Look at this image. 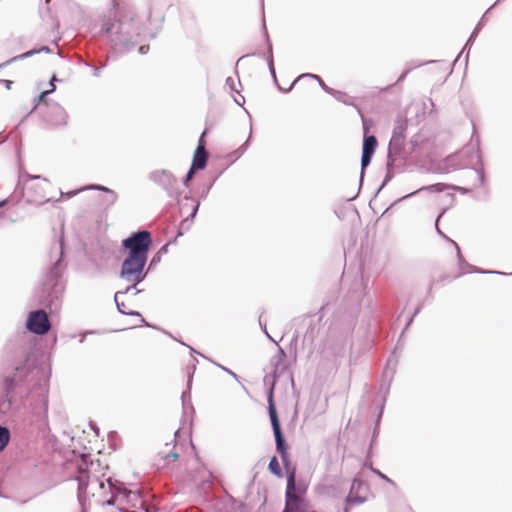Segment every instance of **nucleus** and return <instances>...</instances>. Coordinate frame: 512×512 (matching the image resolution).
<instances>
[{
    "label": "nucleus",
    "mask_w": 512,
    "mask_h": 512,
    "mask_svg": "<svg viewBox=\"0 0 512 512\" xmlns=\"http://www.w3.org/2000/svg\"><path fill=\"white\" fill-rule=\"evenodd\" d=\"M99 37L115 53L129 52L144 39L142 21L135 14H122L116 8L102 18Z\"/></svg>",
    "instance_id": "1"
},
{
    "label": "nucleus",
    "mask_w": 512,
    "mask_h": 512,
    "mask_svg": "<svg viewBox=\"0 0 512 512\" xmlns=\"http://www.w3.org/2000/svg\"><path fill=\"white\" fill-rule=\"evenodd\" d=\"M153 245L152 234L146 229L132 232L121 242L122 248L127 251L119 271V278L126 282L142 283L148 274L145 270L149 252Z\"/></svg>",
    "instance_id": "2"
},
{
    "label": "nucleus",
    "mask_w": 512,
    "mask_h": 512,
    "mask_svg": "<svg viewBox=\"0 0 512 512\" xmlns=\"http://www.w3.org/2000/svg\"><path fill=\"white\" fill-rule=\"evenodd\" d=\"M67 264L64 260V240H59V251L57 259L46 271L41 286L35 293L39 305L49 309L51 313L58 311L61 307L64 283L62 276Z\"/></svg>",
    "instance_id": "3"
},
{
    "label": "nucleus",
    "mask_w": 512,
    "mask_h": 512,
    "mask_svg": "<svg viewBox=\"0 0 512 512\" xmlns=\"http://www.w3.org/2000/svg\"><path fill=\"white\" fill-rule=\"evenodd\" d=\"M44 371L38 367V359L34 353H26L21 365L15 367L11 375L5 376L2 381V392L0 396V420L12 409L19 398L22 386L28 381V377L43 375Z\"/></svg>",
    "instance_id": "4"
},
{
    "label": "nucleus",
    "mask_w": 512,
    "mask_h": 512,
    "mask_svg": "<svg viewBox=\"0 0 512 512\" xmlns=\"http://www.w3.org/2000/svg\"><path fill=\"white\" fill-rule=\"evenodd\" d=\"M49 388L46 381L38 380L27 393L24 406L28 409L34 424L43 432L50 431L48 420Z\"/></svg>",
    "instance_id": "5"
},
{
    "label": "nucleus",
    "mask_w": 512,
    "mask_h": 512,
    "mask_svg": "<svg viewBox=\"0 0 512 512\" xmlns=\"http://www.w3.org/2000/svg\"><path fill=\"white\" fill-rule=\"evenodd\" d=\"M270 398H272V397L270 396ZM267 410H268V415L270 418V423H271V427H272V431H273V435H274V439H275L276 451L280 455L283 467L284 468L290 467V466H292V462H291L290 454H289V445L286 441L285 435L281 428L275 401H272V399H270Z\"/></svg>",
    "instance_id": "6"
},
{
    "label": "nucleus",
    "mask_w": 512,
    "mask_h": 512,
    "mask_svg": "<svg viewBox=\"0 0 512 512\" xmlns=\"http://www.w3.org/2000/svg\"><path fill=\"white\" fill-rule=\"evenodd\" d=\"M458 155L466 158V164L476 165V167L473 168V172L476 174L478 184L475 186H483L485 183L484 164L480 151L479 135L477 134L474 125L470 143L464 146Z\"/></svg>",
    "instance_id": "7"
},
{
    "label": "nucleus",
    "mask_w": 512,
    "mask_h": 512,
    "mask_svg": "<svg viewBox=\"0 0 512 512\" xmlns=\"http://www.w3.org/2000/svg\"><path fill=\"white\" fill-rule=\"evenodd\" d=\"M278 346V352L272 357L271 365L273 367L271 374L265 375L263 381L265 385H269V389L267 390V403L270 402V396L272 397V401H274V390L277 383V380L288 370L289 364L286 361L287 355L284 349Z\"/></svg>",
    "instance_id": "8"
},
{
    "label": "nucleus",
    "mask_w": 512,
    "mask_h": 512,
    "mask_svg": "<svg viewBox=\"0 0 512 512\" xmlns=\"http://www.w3.org/2000/svg\"><path fill=\"white\" fill-rule=\"evenodd\" d=\"M408 122L406 119H397L388 144L387 156L400 158L404 155L406 131Z\"/></svg>",
    "instance_id": "9"
},
{
    "label": "nucleus",
    "mask_w": 512,
    "mask_h": 512,
    "mask_svg": "<svg viewBox=\"0 0 512 512\" xmlns=\"http://www.w3.org/2000/svg\"><path fill=\"white\" fill-rule=\"evenodd\" d=\"M149 179L160 186L169 197L176 199L179 197L178 180L171 171L166 169L152 171L149 174Z\"/></svg>",
    "instance_id": "10"
},
{
    "label": "nucleus",
    "mask_w": 512,
    "mask_h": 512,
    "mask_svg": "<svg viewBox=\"0 0 512 512\" xmlns=\"http://www.w3.org/2000/svg\"><path fill=\"white\" fill-rule=\"evenodd\" d=\"M25 325L29 332L36 335H44L51 328L50 320L44 309L30 311Z\"/></svg>",
    "instance_id": "11"
},
{
    "label": "nucleus",
    "mask_w": 512,
    "mask_h": 512,
    "mask_svg": "<svg viewBox=\"0 0 512 512\" xmlns=\"http://www.w3.org/2000/svg\"><path fill=\"white\" fill-rule=\"evenodd\" d=\"M74 479L78 483L77 498L81 506L84 505L86 490L91 483L89 468L86 458L81 459V463L76 466V475Z\"/></svg>",
    "instance_id": "12"
},
{
    "label": "nucleus",
    "mask_w": 512,
    "mask_h": 512,
    "mask_svg": "<svg viewBox=\"0 0 512 512\" xmlns=\"http://www.w3.org/2000/svg\"><path fill=\"white\" fill-rule=\"evenodd\" d=\"M84 190H96L103 192L102 195H99L97 200L98 206L101 210L110 209L118 199V194L114 190L101 184H90L86 186Z\"/></svg>",
    "instance_id": "13"
},
{
    "label": "nucleus",
    "mask_w": 512,
    "mask_h": 512,
    "mask_svg": "<svg viewBox=\"0 0 512 512\" xmlns=\"http://www.w3.org/2000/svg\"><path fill=\"white\" fill-rule=\"evenodd\" d=\"M286 472V491L285 493H289L290 495H299V497H303L307 492L308 486L307 484L300 480L296 479V468L294 466H290L284 468Z\"/></svg>",
    "instance_id": "14"
},
{
    "label": "nucleus",
    "mask_w": 512,
    "mask_h": 512,
    "mask_svg": "<svg viewBox=\"0 0 512 512\" xmlns=\"http://www.w3.org/2000/svg\"><path fill=\"white\" fill-rule=\"evenodd\" d=\"M44 120L54 126H65L68 115L65 109L58 103L47 104V109L43 115Z\"/></svg>",
    "instance_id": "15"
},
{
    "label": "nucleus",
    "mask_w": 512,
    "mask_h": 512,
    "mask_svg": "<svg viewBox=\"0 0 512 512\" xmlns=\"http://www.w3.org/2000/svg\"><path fill=\"white\" fill-rule=\"evenodd\" d=\"M447 189H452V190H455V191H460L462 194H466L469 191L466 188H463V187H460V186H456V185H448V184H444V183H435V184H431V185H427V186H422V187L418 188L417 190H415V191H413L411 193H408L407 195L403 196L398 201H401V200H404V199H408V198L416 195L420 191H428V192H431V193H441V192H443V191H445Z\"/></svg>",
    "instance_id": "16"
},
{
    "label": "nucleus",
    "mask_w": 512,
    "mask_h": 512,
    "mask_svg": "<svg viewBox=\"0 0 512 512\" xmlns=\"http://www.w3.org/2000/svg\"><path fill=\"white\" fill-rule=\"evenodd\" d=\"M309 504L304 497L285 493V506L282 512H309Z\"/></svg>",
    "instance_id": "17"
},
{
    "label": "nucleus",
    "mask_w": 512,
    "mask_h": 512,
    "mask_svg": "<svg viewBox=\"0 0 512 512\" xmlns=\"http://www.w3.org/2000/svg\"><path fill=\"white\" fill-rule=\"evenodd\" d=\"M211 508L214 512H238L240 506L228 494L223 497H216L211 502Z\"/></svg>",
    "instance_id": "18"
},
{
    "label": "nucleus",
    "mask_w": 512,
    "mask_h": 512,
    "mask_svg": "<svg viewBox=\"0 0 512 512\" xmlns=\"http://www.w3.org/2000/svg\"><path fill=\"white\" fill-rule=\"evenodd\" d=\"M106 482L109 488V492L111 493V497L104 502V505L114 506L116 497L120 495L125 498L129 497L130 491L117 480H114L112 477H108Z\"/></svg>",
    "instance_id": "19"
},
{
    "label": "nucleus",
    "mask_w": 512,
    "mask_h": 512,
    "mask_svg": "<svg viewBox=\"0 0 512 512\" xmlns=\"http://www.w3.org/2000/svg\"><path fill=\"white\" fill-rule=\"evenodd\" d=\"M454 247L456 249V252H457V259H458V266L459 268L463 271V272H468V273H479V274H499V275H506V273L504 272H500V271H496V270H484V269H481V268H477L471 264H469L468 262H466V260L464 259L462 253H461V250H460V247L457 243H454Z\"/></svg>",
    "instance_id": "20"
},
{
    "label": "nucleus",
    "mask_w": 512,
    "mask_h": 512,
    "mask_svg": "<svg viewBox=\"0 0 512 512\" xmlns=\"http://www.w3.org/2000/svg\"><path fill=\"white\" fill-rule=\"evenodd\" d=\"M397 362H398V360L395 357V351H393L392 354L390 355V357L387 360L386 367H385V369L383 371V375H382V378H383L382 379V386L384 384L386 385V388H385V393L386 394L389 392L393 376H394V374L396 372Z\"/></svg>",
    "instance_id": "21"
},
{
    "label": "nucleus",
    "mask_w": 512,
    "mask_h": 512,
    "mask_svg": "<svg viewBox=\"0 0 512 512\" xmlns=\"http://www.w3.org/2000/svg\"><path fill=\"white\" fill-rule=\"evenodd\" d=\"M500 0H497L491 7H489L486 12L483 14V16L481 17V19L478 21V23L476 24V26L474 27L472 33L470 34L466 44L464 45L462 51L460 52V54L458 55V57L456 58V60L454 61V63L461 57V55L465 52L466 49H470V47L473 45V42L475 41L478 33L480 32V30L485 26L486 24V15L489 13V11L495 7V5L499 2Z\"/></svg>",
    "instance_id": "22"
},
{
    "label": "nucleus",
    "mask_w": 512,
    "mask_h": 512,
    "mask_svg": "<svg viewBox=\"0 0 512 512\" xmlns=\"http://www.w3.org/2000/svg\"><path fill=\"white\" fill-rule=\"evenodd\" d=\"M208 162V152L206 148H203L201 145L197 147L194 151L193 160L191 163V168L197 170H203L206 168Z\"/></svg>",
    "instance_id": "23"
},
{
    "label": "nucleus",
    "mask_w": 512,
    "mask_h": 512,
    "mask_svg": "<svg viewBox=\"0 0 512 512\" xmlns=\"http://www.w3.org/2000/svg\"><path fill=\"white\" fill-rule=\"evenodd\" d=\"M196 369V365L193 364L192 366H189L187 368L188 370V380H187V389L182 392L181 400H182V406L183 409L186 410L187 405L189 404L191 411L194 413V408L191 405V384H192V375Z\"/></svg>",
    "instance_id": "24"
},
{
    "label": "nucleus",
    "mask_w": 512,
    "mask_h": 512,
    "mask_svg": "<svg viewBox=\"0 0 512 512\" xmlns=\"http://www.w3.org/2000/svg\"><path fill=\"white\" fill-rule=\"evenodd\" d=\"M51 50L48 46H42L41 48L39 49H32V50H29L27 52H24L20 55H17V56H14L12 58H10L9 60L3 62L2 64H0V69L8 66L9 64L13 63V62H16L18 60H24L26 58H29L33 55H36V54H39L41 52H46V53H49Z\"/></svg>",
    "instance_id": "25"
},
{
    "label": "nucleus",
    "mask_w": 512,
    "mask_h": 512,
    "mask_svg": "<svg viewBox=\"0 0 512 512\" xmlns=\"http://www.w3.org/2000/svg\"><path fill=\"white\" fill-rule=\"evenodd\" d=\"M199 207H200V202L196 201L191 210V213L181 222V226L177 232L176 237L182 236L183 230L184 229L188 230L190 228V224L193 222L194 218L196 217Z\"/></svg>",
    "instance_id": "26"
},
{
    "label": "nucleus",
    "mask_w": 512,
    "mask_h": 512,
    "mask_svg": "<svg viewBox=\"0 0 512 512\" xmlns=\"http://www.w3.org/2000/svg\"><path fill=\"white\" fill-rule=\"evenodd\" d=\"M378 146L375 135H363L362 152L373 154Z\"/></svg>",
    "instance_id": "27"
},
{
    "label": "nucleus",
    "mask_w": 512,
    "mask_h": 512,
    "mask_svg": "<svg viewBox=\"0 0 512 512\" xmlns=\"http://www.w3.org/2000/svg\"><path fill=\"white\" fill-rule=\"evenodd\" d=\"M359 311H360V306L357 305L354 308H352L351 310H349L347 313L344 314V319L346 322L345 329L347 331H350L354 328V326L357 322V319H358Z\"/></svg>",
    "instance_id": "28"
},
{
    "label": "nucleus",
    "mask_w": 512,
    "mask_h": 512,
    "mask_svg": "<svg viewBox=\"0 0 512 512\" xmlns=\"http://www.w3.org/2000/svg\"><path fill=\"white\" fill-rule=\"evenodd\" d=\"M397 159L398 158H396V157L387 156V163H386V170L387 171H386L384 180H383L382 184L379 187V190H381L384 186H386L392 180V178L394 177L393 169H394L395 161Z\"/></svg>",
    "instance_id": "29"
},
{
    "label": "nucleus",
    "mask_w": 512,
    "mask_h": 512,
    "mask_svg": "<svg viewBox=\"0 0 512 512\" xmlns=\"http://www.w3.org/2000/svg\"><path fill=\"white\" fill-rule=\"evenodd\" d=\"M11 440V432L7 426L0 424V453L8 446Z\"/></svg>",
    "instance_id": "30"
},
{
    "label": "nucleus",
    "mask_w": 512,
    "mask_h": 512,
    "mask_svg": "<svg viewBox=\"0 0 512 512\" xmlns=\"http://www.w3.org/2000/svg\"><path fill=\"white\" fill-rule=\"evenodd\" d=\"M263 28H264V34H265L266 43H267L266 62H267L268 69L270 70V69L275 68L274 67V59H273V47H272V43L269 39L268 32L265 27V23L263 24Z\"/></svg>",
    "instance_id": "31"
},
{
    "label": "nucleus",
    "mask_w": 512,
    "mask_h": 512,
    "mask_svg": "<svg viewBox=\"0 0 512 512\" xmlns=\"http://www.w3.org/2000/svg\"><path fill=\"white\" fill-rule=\"evenodd\" d=\"M268 471L278 478L283 477V471L276 456L271 457L268 463Z\"/></svg>",
    "instance_id": "32"
},
{
    "label": "nucleus",
    "mask_w": 512,
    "mask_h": 512,
    "mask_svg": "<svg viewBox=\"0 0 512 512\" xmlns=\"http://www.w3.org/2000/svg\"><path fill=\"white\" fill-rule=\"evenodd\" d=\"M331 96L345 105H353V97L349 96L343 91L334 89L331 93Z\"/></svg>",
    "instance_id": "33"
},
{
    "label": "nucleus",
    "mask_w": 512,
    "mask_h": 512,
    "mask_svg": "<svg viewBox=\"0 0 512 512\" xmlns=\"http://www.w3.org/2000/svg\"><path fill=\"white\" fill-rule=\"evenodd\" d=\"M50 94V91H42L38 96L33 99V108L30 113L35 111L41 104H44L47 107V104H51L47 101V96Z\"/></svg>",
    "instance_id": "34"
},
{
    "label": "nucleus",
    "mask_w": 512,
    "mask_h": 512,
    "mask_svg": "<svg viewBox=\"0 0 512 512\" xmlns=\"http://www.w3.org/2000/svg\"><path fill=\"white\" fill-rule=\"evenodd\" d=\"M372 157H373V154L362 152L361 162H360V165H361L360 180H359L360 185L362 184V181L364 178L365 169L370 165V163L372 161Z\"/></svg>",
    "instance_id": "35"
},
{
    "label": "nucleus",
    "mask_w": 512,
    "mask_h": 512,
    "mask_svg": "<svg viewBox=\"0 0 512 512\" xmlns=\"http://www.w3.org/2000/svg\"><path fill=\"white\" fill-rule=\"evenodd\" d=\"M366 501V497L349 492L345 498V504L349 507L356 504H362Z\"/></svg>",
    "instance_id": "36"
},
{
    "label": "nucleus",
    "mask_w": 512,
    "mask_h": 512,
    "mask_svg": "<svg viewBox=\"0 0 512 512\" xmlns=\"http://www.w3.org/2000/svg\"><path fill=\"white\" fill-rule=\"evenodd\" d=\"M380 429L378 427H374L372 432L371 441L367 450V458L370 459L373 457V448L377 444V438L379 436Z\"/></svg>",
    "instance_id": "37"
},
{
    "label": "nucleus",
    "mask_w": 512,
    "mask_h": 512,
    "mask_svg": "<svg viewBox=\"0 0 512 512\" xmlns=\"http://www.w3.org/2000/svg\"><path fill=\"white\" fill-rule=\"evenodd\" d=\"M131 284L129 286H127L124 290L122 291H117L114 295V301L117 302V298H119L120 296L122 295H125V294H128L129 292H132V290H135V295L140 293L141 290L137 289V286L139 284H135L134 285V282H130Z\"/></svg>",
    "instance_id": "38"
},
{
    "label": "nucleus",
    "mask_w": 512,
    "mask_h": 512,
    "mask_svg": "<svg viewBox=\"0 0 512 512\" xmlns=\"http://www.w3.org/2000/svg\"><path fill=\"white\" fill-rule=\"evenodd\" d=\"M422 309V305H418L413 314L410 316V318L407 320L406 324H405V327L404 329L402 330L401 332V335H400V338L398 340V343L400 342L401 338L403 337L404 333L409 329V327L412 325L413 321H414V318L420 313Z\"/></svg>",
    "instance_id": "39"
},
{
    "label": "nucleus",
    "mask_w": 512,
    "mask_h": 512,
    "mask_svg": "<svg viewBox=\"0 0 512 512\" xmlns=\"http://www.w3.org/2000/svg\"><path fill=\"white\" fill-rule=\"evenodd\" d=\"M315 77H320L319 75L317 74H313V73H303L301 74L300 76H298L291 84L290 86L287 88V90H282L284 93H287L289 91L292 90V88L294 87V85L302 78H312V80H315Z\"/></svg>",
    "instance_id": "40"
},
{
    "label": "nucleus",
    "mask_w": 512,
    "mask_h": 512,
    "mask_svg": "<svg viewBox=\"0 0 512 512\" xmlns=\"http://www.w3.org/2000/svg\"><path fill=\"white\" fill-rule=\"evenodd\" d=\"M359 113H361V112L359 111ZM360 115L362 117L363 135H370L369 134L370 129L373 127V124H374L373 120L363 117L362 114H360Z\"/></svg>",
    "instance_id": "41"
},
{
    "label": "nucleus",
    "mask_w": 512,
    "mask_h": 512,
    "mask_svg": "<svg viewBox=\"0 0 512 512\" xmlns=\"http://www.w3.org/2000/svg\"><path fill=\"white\" fill-rule=\"evenodd\" d=\"M364 482L360 479H357V478H354L352 483H351V487H350V492L351 493H357L361 490V488L364 486Z\"/></svg>",
    "instance_id": "42"
},
{
    "label": "nucleus",
    "mask_w": 512,
    "mask_h": 512,
    "mask_svg": "<svg viewBox=\"0 0 512 512\" xmlns=\"http://www.w3.org/2000/svg\"><path fill=\"white\" fill-rule=\"evenodd\" d=\"M195 172L196 170L193 169V168H189L188 172L186 173V175L184 176L183 180H182V183L185 187H189L190 185V182L191 180L193 179L194 175H195Z\"/></svg>",
    "instance_id": "43"
},
{
    "label": "nucleus",
    "mask_w": 512,
    "mask_h": 512,
    "mask_svg": "<svg viewBox=\"0 0 512 512\" xmlns=\"http://www.w3.org/2000/svg\"><path fill=\"white\" fill-rule=\"evenodd\" d=\"M22 195H23V190L21 191L20 195H18V196H15V197L14 196H10L8 198L2 199L0 201V208L6 206L9 201H13L14 203H18L20 201Z\"/></svg>",
    "instance_id": "44"
},
{
    "label": "nucleus",
    "mask_w": 512,
    "mask_h": 512,
    "mask_svg": "<svg viewBox=\"0 0 512 512\" xmlns=\"http://www.w3.org/2000/svg\"><path fill=\"white\" fill-rule=\"evenodd\" d=\"M126 315H128V316H136V317H139V318H140V320H141V322H142L145 326H147V327H151V328H156L155 326H153V325L149 324L148 322H146V320L143 318V316L141 315V313H140V312H138V311L130 310V311H127V312H126Z\"/></svg>",
    "instance_id": "45"
},
{
    "label": "nucleus",
    "mask_w": 512,
    "mask_h": 512,
    "mask_svg": "<svg viewBox=\"0 0 512 512\" xmlns=\"http://www.w3.org/2000/svg\"><path fill=\"white\" fill-rule=\"evenodd\" d=\"M85 65H86V66H88V67H91V68H92V70H93V75H94L95 77H99V76H100V71H101L103 68H105V67H106V64H105V63L101 64L100 66H95V65H93V64H92V63H90V62H85Z\"/></svg>",
    "instance_id": "46"
},
{
    "label": "nucleus",
    "mask_w": 512,
    "mask_h": 512,
    "mask_svg": "<svg viewBox=\"0 0 512 512\" xmlns=\"http://www.w3.org/2000/svg\"><path fill=\"white\" fill-rule=\"evenodd\" d=\"M372 473H374L375 475H377L380 479H382L383 481L387 482V483H390L391 485H394V481L391 480L386 474L382 473L379 469H372Z\"/></svg>",
    "instance_id": "47"
},
{
    "label": "nucleus",
    "mask_w": 512,
    "mask_h": 512,
    "mask_svg": "<svg viewBox=\"0 0 512 512\" xmlns=\"http://www.w3.org/2000/svg\"><path fill=\"white\" fill-rule=\"evenodd\" d=\"M315 80L319 83V86L323 91H325L327 94L331 95L334 88L329 87L321 77H315Z\"/></svg>",
    "instance_id": "48"
},
{
    "label": "nucleus",
    "mask_w": 512,
    "mask_h": 512,
    "mask_svg": "<svg viewBox=\"0 0 512 512\" xmlns=\"http://www.w3.org/2000/svg\"><path fill=\"white\" fill-rule=\"evenodd\" d=\"M446 212V208H443L441 210V212L438 214V216L436 217V220H435V229H436V232L438 233V235H440L441 237L445 234L443 233L440 228H439V221L440 219L442 218V216L445 214Z\"/></svg>",
    "instance_id": "49"
},
{
    "label": "nucleus",
    "mask_w": 512,
    "mask_h": 512,
    "mask_svg": "<svg viewBox=\"0 0 512 512\" xmlns=\"http://www.w3.org/2000/svg\"><path fill=\"white\" fill-rule=\"evenodd\" d=\"M446 212V208H443L441 210V212L438 214V216L436 217V220H435V229H436V232L438 233V235H440L441 237L445 234L443 233L440 228H439V221L440 219L442 218V216L445 214Z\"/></svg>",
    "instance_id": "50"
},
{
    "label": "nucleus",
    "mask_w": 512,
    "mask_h": 512,
    "mask_svg": "<svg viewBox=\"0 0 512 512\" xmlns=\"http://www.w3.org/2000/svg\"><path fill=\"white\" fill-rule=\"evenodd\" d=\"M446 212V208H443L441 210V212L438 214V216L436 217V220H435V229H436V232L438 233V235H440L441 237L445 234L443 233L440 228H439V221L440 219L442 218V216L445 214Z\"/></svg>",
    "instance_id": "51"
},
{
    "label": "nucleus",
    "mask_w": 512,
    "mask_h": 512,
    "mask_svg": "<svg viewBox=\"0 0 512 512\" xmlns=\"http://www.w3.org/2000/svg\"><path fill=\"white\" fill-rule=\"evenodd\" d=\"M409 145H410V153H413V152H415L417 150V148L419 147L418 135L413 136L409 140Z\"/></svg>",
    "instance_id": "52"
},
{
    "label": "nucleus",
    "mask_w": 512,
    "mask_h": 512,
    "mask_svg": "<svg viewBox=\"0 0 512 512\" xmlns=\"http://www.w3.org/2000/svg\"><path fill=\"white\" fill-rule=\"evenodd\" d=\"M178 458H179V454L174 451H171V452L165 454V456L163 457V460L165 461V463L168 464L170 461H176Z\"/></svg>",
    "instance_id": "53"
},
{
    "label": "nucleus",
    "mask_w": 512,
    "mask_h": 512,
    "mask_svg": "<svg viewBox=\"0 0 512 512\" xmlns=\"http://www.w3.org/2000/svg\"><path fill=\"white\" fill-rule=\"evenodd\" d=\"M410 71H411V69H407V70L403 71L401 73V75L399 76V78L397 79L396 83L388 85L384 90H388L392 86L396 85L397 83L402 82L407 77V75L410 73Z\"/></svg>",
    "instance_id": "54"
},
{
    "label": "nucleus",
    "mask_w": 512,
    "mask_h": 512,
    "mask_svg": "<svg viewBox=\"0 0 512 512\" xmlns=\"http://www.w3.org/2000/svg\"><path fill=\"white\" fill-rule=\"evenodd\" d=\"M216 366H218L219 368H221L223 371H225L227 374L231 375L236 381L239 382V378H238V375L236 373H234L232 370H230L229 368L227 367H224L222 366L221 364H218V363H215L213 362Z\"/></svg>",
    "instance_id": "55"
},
{
    "label": "nucleus",
    "mask_w": 512,
    "mask_h": 512,
    "mask_svg": "<svg viewBox=\"0 0 512 512\" xmlns=\"http://www.w3.org/2000/svg\"><path fill=\"white\" fill-rule=\"evenodd\" d=\"M225 84L232 92L238 93V90L235 87V80L232 77H227Z\"/></svg>",
    "instance_id": "56"
},
{
    "label": "nucleus",
    "mask_w": 512,
    "mask_h": 512,
    "mask_svg": "<svg viewBox=\"0 0 512 512\" xmlns=\"http://www.w3.org/2000/svg\"><path fill=\"white\" fill-rule=\"evenodd\" d=\"M57 81H58V79H57L56 75H53L49 81L50 89L47 90V91H50V94L56 90L55 82H57Z\"/></svg>",
    "instance_id": "57"
},
{
    "label": "nucleus",
    "mask_w": 512,
    "mask_h": 512,
    "mask_svg": "<svg viewBox=\"0 0 512 512\" xmlns=\"http://www.w3.org/2000/svg\"><path fill=\"white\" fill-rule=\"evenodd\" d=\"M383 410H384V404H382L381 408H380V411L376 417V421H375V426L374 427H378V429H380V422H381V419H382V415H383Z\"/></svg>",
    "instance_id": "58"
},
{
    "label": "nucleus",
    "mask_w": 512,
    "mask_h": 512,
    "mask_svg": "<svg viewBox=\"0 0 512 512\" xmlns=\"http://www.w3.org/2000/svg\"><path fill=\"white\" fill-rule=\"evenodd\" d=\"M273 80H274V83L276 84V86L278 87V89L283 92L282 90H285L284 88H282L279 84H278V80H277V76H276V71H275V68L273 69H270L269 70Z\"/></svg>",
    "instance_id": "59"
},
{
    "label": "nucleus",
    "mask_w": 512,
    "mask_h": 512,
    "mask_svg": "<svg viewBox=\"0 0 512 512\" xmlns=\"http://www.w3.org/2000/svg\"><path fill=\"white\" fill-rule=\"evenodd\" d=\"M273 80H274V83L276 84V86L278 87V89L283 92L282 90H285L284 88H282L279 84H278V80H277V76H276V71H275V68L273 69H270L269 70Z\"/></svg>",
    "instance_id": "60"
},
{
    "label": "nucleus",
    "mask_w": 512,
    "mask_h": 512,
    "mask_svg": "<svg viewBox=\"0 0 512 512\" xmlns=\"http://www.w3.org/2000/svg\"><path fill=\"white\" fill-rule=\"evenodd\" d=\"M206 132L207 130L205 129L202 134L200 135L199 137V140H198V146L197 147H200V145L205 148L206 146V141H205V135H206Z\"/></svg>",
    "instance_id": "61"
},
{
    "label": "nucleus",
    "mask_w": 512,
    "mask_h": 512,
    "mask_svg": "<svg viewBox=\"0 0 512 512\" xmlns=\"http://www.w3.org/2000/svg\"><path fill=\"white\" fill-rule=\"evenodd\" d=\"M115 304H116L118 312L123 315H126L127 311L123 310V307H125V304L123 302H120L119 298H117V302H115Z\"/></svg>",
    "instance_id": "62"
},
{
    "label": "nucleus",
    "mask_w": 512,
    "mask_h": 512,
    "mask_svg": "<svg viewBox=\"0 0 512 512\" xmlns=\"http://www.w3.org/2000/svg\"><path fill=\"white\" fill-rule=\"evenodd\" d=\"M160 259H161V255L159 254V252H157L151 259L150 261V267L156 265L158 262H160Z\"/></svg>",
    "instance_id": "63"
},
{
    "label": "nucleus",
    "mask_w": 512,
    "mask_h": 512,
    "mask_svg": "<svg viewBox=\"0 0 512 512\" xmlns=\"http://www.w3.org/2000/svg\"><path fill=\"white\" fill-rule=\"evenodd\" d=\"M372 458L368 459L367 457L365 458V461L363 463V466L365 468H368L371 472H372V469H376L374 466H373V463L371 461Z\"/></svg>",
    "instance_id": "64"
}]
</instances>
